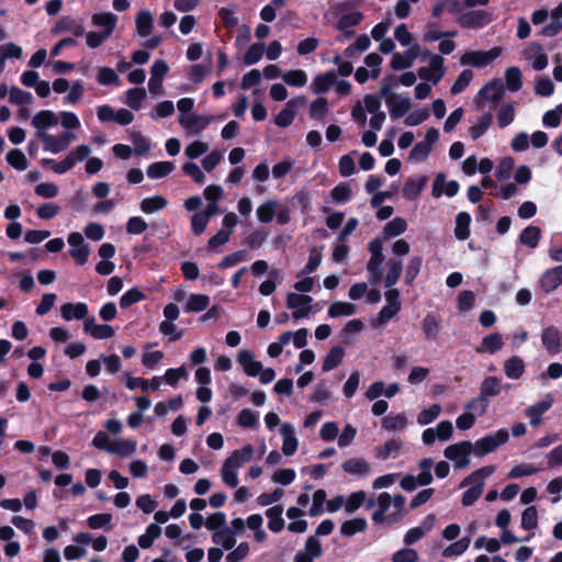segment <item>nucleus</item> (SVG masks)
Segmentation results:
<instances>
[{"mask_svg":"<svg viewBox=\"0 0 562 562\" xmlns=\"http://www.w3.org/2000/svg\"><path fill=\"white\" fill-rule=\"evenodd\" d=\"M255 449L251 445H245L243 448L234 450L223 462L221 467V477L228 487H237L238 470L244 463L254 459Z\"/></svg>","mask_w":562,"mask_h":562,"instance_id":"f257e3e1","label":"nucleus"},{"mask_svg":"<svg viewBox=\"0 0 562 562\" xmlns=\"http://www.w3.org/2000/svg\"><path fill=\"white\" fill-rule=\"evenodd\" d=\"M406 498L403 495L393 497L386 493H381L376 498L378 509L372 515V520L376 524L396 522L403 517Z\"/></svg>","mask_w":562,"mask_h":562,"instance_id":"f03ea898","label":"nucleus"},{"mask_svg":"<svg viewBox=\"0 0 562 562\" xmlns=\"http://www.w3.org/2000/svg\"><path fill=\"white\" fill-rule=\"evenodd\" d=\"M496 468L494 465L483 467L462 480L460 487L469 488L463 493L461 503L464 507L473 505L482 495L485 480L490 477Z\"/></svg>","mask_w":562,"mask_h":562,"instance_id":"7ed1b4c3","label":"nucleus"},{"mask_svg":"<svg viewBox=\"0 0 562 562\" xmlns=\"http://www.w3.org/2000/svg\"><path fill=\"white\" fill-rule=\"evenodd\" d=\"M58 123L59 116L52 110H41L33 115L31 124L35 130V136L42 142L44 150L54 136L49 130L56 127Z\"/></svg>","mask_w":562,"mask_h":562,"instance_id":"20e7f679","label":"nucleus"},{"mask_svg":"<svg viewBox=\"0 0 562 562\" xmlns=\"http://www.w3.org/2000/svg\"><path fill=\"white\" fill-rule=\"evenodd\" d=\"M473 450V443L470 441H461L448 446L443 456L453 462L454 469H465L470 465V456Z\"/></svg>","mask_w":562,"mask_h":562,"instance_id":"39448f33","label":"nucleus"},{"mask_svg":"<svg viewBox=\"0 0 562 562\" xmlns=\"http://www.w3.org/2000/svg\"><path fill=\"white\" fill-rule=\"evenodd\" d=\"M313 299L310 295L290 292L286 295V307L292 311V318L295 321L306 318L312 313Z\"/></svg>","mask_w":562,"mask_h":562,"instance_id":"423d86ee","label":"nucleus"},{"mask_svg":"<svg viewBox=\"0 0 562 562\" xmlns=\"http://www.w3.org/2000/svg\"><path fill=\"white\" fill-rule=\"evenodd\" d=\"M509 438V434L506 429H498L497 431L490 434L473 445L475 454L482 457L493 452L497 447L505 443Z\"/></svg>","mask_w":562,"mask_h":562,"instance_id":"0eeeda50","label":"nucleus"},{"mask_svg":"<svg viewBox=\"0 0 562 562\" xmlns=\"http://www.w3.org/2000/svg\"><path fill=\"white\" fill-rule=\"evenodd\" d=\"M501 54V47H493L490 50H471L462 55L460 63L480 68L494 61Z\"/></svg>","mask_w":562,"mask_h":562,"instance_id":"6e6552de","label":"nucleus"},{"mask_svg":"<svg viewBox=\"0 0 562 562\" xmlns=\"http://www.w3.org/2000/svg\"><path fill=\"white\" fill-rule=\"evenodd\" d=\"M69 245V255L76 263L82 266L88 261L90 247L85 241L82 235L78 232L70 233L67 238Z\"/></svg>","mask_w":562,"mask_h":562,"instance_id":"1a4fd4ad","label":"nucleus"},{"mask_svg":"<svg viewBox=\"0 0 562 562\" xmlns=\"http://www.w3.org/2000/svg\"><path fill=\"white\" fill-rule=\"evenodd\" d=\"M445 72V59L440 55H431L429 65L418 69L419 78L430 81L435 86L443 78Z\"/></svg>","mask_w":562,"mask_h":562,"instance_id":"9d476101","label":"nucleus"},{"mask_svg":"<svg viewBox=\"0 0 562 562\" xmlns=\"http://www.w3.org/2000/svg\"><path fill=\"white\" fill-rule=\"evenodd\" d=\"M553 403V395L547 393L539 402L528 406L525 409V416L529 419V424L532 427L540 426L543 420V414L547 413L552 407Z\"/></svg>","mask_w":562,"mask_h":562,"instance_id":"9b49d317","label":"nucleus"},{"mask_svg":"<svg viewBox=\"0 0 562 562\" xmlns=\"http://www.w3.org/2000/svg\"><path fill=\"white\" fill-rule=\"evenodd\" d=\"M495 16L493 13L485 10H474L461 14L458 18V23L467 29H481L490 24Z\"/></svg>","mask_w":562,"mask_h":562,"instance_id":"f8f14e48","label":"nucleus"},{"mask_svg":"<svg viewBox=\"0 0 562 562\" xmlns=\"http://www.w3.org/2000/svg\"><path fill=\"white\" fill-rule=\"evenodd\" d=\"M453 435V426L449 420L440 422L436 428H427L422 434V440L426 446H431L437 439L449 440Z\"/></svg>","mask_w":562,"mask_h":562,"instance_id":"ddd939ff","label":"nucleus"},{"mask_svg":"<svg viewBox=\"0 0 562 562\" xmlns=\"http://www.w3.org/2000/svg\"><path fill=\"white\" fill-rule=\"evenodd\" d=\"M212 115H201L191 113L190 115H179V124L190 134H199L204 131L213 121Z\"/></svg>","mask_w":562,"mask_h":562,"instance_id":"4468645a","label":"nucleus"},{"mask_svg":"<svg viewBox=\"0 0 562 562\" xmlns=\"http://www.w3.org/2000/svg\"><path fill=\"white\" fill-rule=\"evenodd\" d=\"M522 55L526 60L531 63L536 71H541L548 66V55L541 44L532 42L524 49Z\"/></svg>","mask_w":562,"mask_h":562,"instance_id":"2eb2a0df","label":"nucleus"},{"mask_svg":"<svg viewBox=\"0 0 562 562\" xmlns=\"http://www.w3.org/2000/svg\"><path fill=\"white\" fill-rule=\"evenodd\" d=\"M541 344L547 352L555 356L562 350V333L555 326L546 327L541 333Z\"/></svg>","mask_w":562,"mask_h":562,"instance_id":"dca6fc26","label":"nucleus"},{"mask_svg":"<svg viewBox=\"0 0 562 562\" xmlns=\"http://www.w3.org/2000/svg\"><path fill=\"white\" fill-rule=\"evenodd\" d=\"M420 327L426 340L437 341L442 329V317L436 313H427Z\"/></svg>","mask_w":562,"mask_h":562,"instance_id":"f3484780","label":"nucleus"},{"mask_svg":"<svg viewBox=\"0 0 562 562\" xmlns=\"http://www.w3.org/2000/svg\"><path fill=\"white\" fill-rule=\"evenodd\" d=\"M420 54L418 44H413L404 53H395L391 59V67L394 70H403L413 66Z\"/></svg>","mask_w":562,"mask_h":562,"instance_id":"a211bd4d","label":"nucleus"},{"mask_svg":"<svg viewBox=\"0 0 562 562\" xmlns=\"http://www.w3.org/2000/svg\"><path fill=\"white\" fill-rule=\"evenodd\" d=\"M458 191L459 183L456 180L447 181L446 176L443 173H438L436 176L431 191L434 198L438 199L441 195L452 198L458 193Z\"/></svg>","mask_w":562,"mask_h":562,"instance_id":"6ab92c4d","label":"nucleus"},{"mask_svg":"<svg viewBox=\"0 0 562 562\" xmlns=\"http://www.w3.org/2000/svg\"><path fill=\"white\" fill-rule=\"evenodd\" d=\"M280 435L282 436V453L286 457L293 456L299 447V440L293 425L290 423L281 424Z\"/></svg>","mask_w":562,"mask_h":562,"instance_id":"aec40b11","label":"nucleus"},{"mask_svg":"<svg viewBox=\"0 0 562 562\" xmlns=\"http://www.w3.org/2000/svg\"><path fill=\"white\" fill-rule=\"evenodd\" d=\"M323 554L322 544L318 539L311 536L307 538L304 549L294 557V562H314Z\"/></svg>","mask_w":562,"mask_h":562,"instance_id":"412c9836","label":"nucleus"},{"mask_svg":"<svg viewBox=\"0 0 562 562\" xmlns=\"http://www.w3.org/2000/svg\"><path fill=\"white\" fill-rule=\"evenodd\" d=\"M89 308L88 305L83 302L78 303H65L60 307L61 317L67 321H83L86 322L88 317Z\"/></svg>","mask_w":562,"mask_h":562,"instance_id":"4be33fe9","label":"nucleus"},{"mask_svg":"<svg viewBox=\"0 0 562 562\" xmlns=\"http://www.w3.org/2000/svg\"><path fill=\"white\" fill-rule=\"evenodd\" d=\"M237 361L248 376H257L261 371L262 363L256 360L254 352L248 349L238 351Z\"/></svg>","mask_w":562,"mask_h":562,"instance_id":"5701e85b","label":"nucleus"},{"mask_svg":"<svg viewBox=\"0 0 562 562\" xmlns=\"http://www.w3.org/2000/svg\"><path fill=\"white\" fill-rule=\"evenodd\" d=\"M83 331L94 339H108L114 336V329L104 324H98L95 317L87 318L83 323Z\"/></svg>","mask_w":562,"mask_h":562,"instance_id":"b1692460","label":"nucleus"},{"mask_svg":"<svg viewBox=\"0 0 562 562\" xmlns=\"http://www.w3.org/2000/svg\"><path fill=\"white\" fill-rule=\"evenodd\" d=\"M562 284V265L548 269L540 279V286L546 293H550Z\"/></svg>","mask_w":562,"mask_h":562,"instance_id":"393cba45","label":"nucleus"},{"mask_svg":"<svg viewBox=\"0 0 562 562\" xmlns=\"http://www.w3.org/2000/svg\"><path fill=\"white\" fill-rule=\"evenodd\" d=\"M91 23L93 26L102 27L100 32L110 37L115 30L117 16L112 12L94 13L91 16Z\"/></svg>","mask_w":562,"mask_h":562,"instance_id":"a878e982","label":"nucleus"},{"mask_svg":"<svg viewBox=\"0 0 562 562\" xmlns=\"http://www.w3.org/2000/svg\"><path fill=\"white\" fill-rule=\"evenodd\" d=\"M385 104L389 108L391 117L396 120L402 117L409 110L411 100L409 98L401 94L390 95L385 101Z\"/></svg>","mask_w":562,"mask_h":562,"instance_id":"bb28decb","label":"nucleus"},{"mask_svg":"<svg viewBox=\"0 0 562 562\" xmlns=\"http://www.w3.org/2000/svg\"><path fill=\"white\" fill-rule=\"evenodd\" d=\"M75 139L76 135L70 130L64 131L53 136L45 151L59 154L66 150Z\"/></svg>","mask_w":562,"mask_h":562,"instance_id":"cd10ccee","label":"nucleus"},{"mask_svg":"<svg viewBox=\"0 0 562 562\" xmlns=\"http://www.w3.org/2000/svg\"><path fill=\"white\" fill-rule=\"evenodd\" d=\"M71 33L72 35L80 37L85 34V27L77 20L70 16H64L56 25L52 29L53 34Z\"/></svg>","mask_w":562,"mask_h":562,"instance_id":"c85d7f7f","label":"nucleus"},{"mask_svg":"<svg viewBox=\"0 0 562 562\" xmlns=\"http://www.w3.org/2000/svg\"><path fill=\"white\" fill-rule=\"evenodd\" d=\"M505 92L502 79H495L486 83L479 92V97L484 98L491 103H497Z\"/></svg>","mask_w":562,"mask_h":562,"instance_id":"c756f323","label":"nucleus"},{"mask_svg":"<svg viewBox=\"0 0 562 562\" xmlns=\"http://www.w3.org/2000/svg\"><path fill=\"white\" fill-rule=\"evenodd\" d=\"M137 442L133 439L115 438L110 448V453L116 454L121 458H126L135 453Z\"/></svg>","mask_w":562,"mask_h":562,"instance_id":"7c9ffc66","label":"nucleus"},{"mask_svg":"<svg viewBox=\"0 0 562 562\" xmlns=\"http://www.w3.org/2000/svg\"><path fill=\"white\" fill-rule=\"evenodd\" d=\"M363 19L361 12H349L340 16L336 23V29L344 33L345 36L350 37L353 35L352 26L358 25Z\"/></svg>","mask_w":562,"mask_h":562,"instance_id":"2f4dec72","label":"nucleus"},{"mask_svg":"<svg viewBox=\"0 0 562 562\" xmlns=\"http://www.w3.org/2000/svg\"><path fill=\"white\" fill-rule=\"evenodd\" d=\"M504 346L503 336L499 333H493L485 336L481 345L475 348L477 353H495Z\"/></svg>","mask_w":562,"mask_h":562,"instance_id":"473e14b6","label":"nucleus"},{"mask_svg":"<svg viewBox=\"0 0 562 562\" xmlns=\"http://www.w3.org/2000/svg\"><path fill=\"white\" fill-rule=\"evenodd\" d=\"M136 32L140 37H148L154 29V15L149 10H142L135 18Z\"/></svg>","mask_w":562,"mask_h":562,"instance_id":"72a5a7b5","label":"nucleus"},{"mask_svg":"<svg viewBox=\"0 0 562 562\" xmlns=\"http://www.w3.org/2000/svg\"><path fill=\"white\" fill-rule=\"evenodd\" d=\"M427 183V178L417 176L408 178L403 188V195L407 200H415L419 196Z\"/></svg>","mask_w":562,"mask_h":562,"instance_id":"f704fd0d","label":"nucleus"},{"mask_svg":"<svg viewBox=\"0 0 562 562\" xmlns=\"http://www.w3.org/2000/svg\"><path fill=\"white\" fill-rule=\"evenodd\" d=\"M516 117V104L514 102L503 103L496 112L497 124L501 128L509 126Z\"/></svg>","mask_w":562,"mask_h":562,"instance_id":"c9c22d12","label":"nucleus"},{"mask_svg":"<svg viewBox=\"0 0 562 562\" xmlns=\"http://www.w3.org/2000/svg\"><path fill=\"white\" fill-rule=\"evenodd\" d=\"M336 83V74L334 71H327L325 74L317 75L312 82V90L314 93L319 94L328 91Z\"/></svg>","mask_w":562,"mask_h":562,"instance_id":"e433bc0d","label":"nucleus"},{"mask_svg":"<svg viewBox=\"0 0 562 562\" xmlns=\"http://www.w3.org/2000/svg\"><path fill=\"white\" fill-rule=\"evenodd\" d=\"M283 508L282 506H273L266 510V516L268 518V527L272 532H280L283 530L285 521L282 517Z\"/></svg>","mask_w":562,"mask_h":562,"instance_id":"4c0bfd02","label":"nucleus"},{"mask_svg":"<svg viewBox=\"0 0 562 562\" xmlns=\"http://www.w3.org/2000/svg\"><path fill=\"white\" fill-rule=\"evenodd\" d=\"M408 420L404 413L390 414L382 420V428L386 431H403L407 427Z\"/></svg>","mask_w":562,"mask_h":562,"instance_id":"58836bf2","label":"nucleus"},{"mask_svg":"<svg viewBox=\"0 0 562 562\" xmlns=\"http://www.w3.org/2000/svg\"><path fill=\"white\" fill-rule=\"evenodd\" d=\"M168 205V201L162 195H153L142 200L140 202V211L145 214H153L165 209Z\"/></svg>","mask_w":562,"mask_h":562,"instance_id":"ea45409f","label":"nucleus"},{"mask_svg":"<svg viewBox=\"0 0 562 562\" xmlns=\"http://www.w3.org/2000/svg\"><path fill=\"white\" fill-rule=\"evenodd\" d=\"M342 469L349 474L366 476L370 472V464L363 459L352 458L342 463Z\"/></svg>","mask_w":562,"mask_h":562,"instance_id":"a19ab883","label":"nucleus"},{"mask_svg":"<svg viewBox=\"0 0 562 562\" xmlns=\"http://www.w3.org/2000/svg\"><path fill=\"white\" fill-rule=\"evenodd\" d=\"M504 371L507 378L517 380L525 372V362L518 356H513L505 362Z\"/></svg>","mask_w":562,"mask_h":562,"instance_id":"79ce46f5","label":"nucleus"},{"mask_svg":"<svg viewBox=\"0 0 562 562\" xmlns=\"http://www.w3.org/2000/svg\"><path fill=\"white\" fill-rule=\"evenodd\" d=\"M212 541L215 544L221 546L224 550H231L236 544V539L233 535V531L228 527L213 532Z\"/></svg>","mask_w":562,"mask_h":562,"instance_id":"37998d69","label":"nucleus"},{"mask_svg":"<svg viewBox=\"0 0 562 562\" xmlns=\"http://www.w3.org/2000/svg\"><path fill=\"white\" fill-rule=\"evenodd\" d=\"M403 271V262L400 259H390L386 262L385 286L391 288L394 285Z\"/></svg>","mask_w":562,"mask_h":562,"instance_id":"c03bdc74","label":"nucleus"},{"mask_svg":"<svg viewBox=\"0 0 562 562\" xmlns=\"http://www.w3.org/2000/svg\"><path fill=\"white\" fill-rule=\"evenodd\" d=\"M147 97L144 88H132L125 92V103L135 111H138Z\"/></svg>","mask_w":562,"mask_h":562,"instance_id":"a18cd8bd","label":"nucleus"},{"mask_svg":"<svg viewBox=\"0 0 562 562\" xmlns=\"http://www.w3.org/2000/svg\"><path fill=\"white\" fill-rule=\"evenodd\" d=\"M175 169L171 161H158L147 167L146 173L150 179H159L168 176Z\"/></svg>","mask_w":562,"mask_h":562,"instance_id":"49530a36","label":"nucleus"},{"mask_svg":"<svg viewBox=\"0 0 562 562\" xmlns=\"http://www.w3.org/2000/svg\"><path fill=\"white\" fill-rule=\"evenodd\" d=\"M295 105H296V101L290 100L285 104L284 109L282 111H280V113L276 116L274 123L279 127H288L289 125L292 124V122L295 117Z\"/></svg>","mask_w":562,"mask_h":562,"instance_id":"de8ad7c7","label":"nucleus"},{"mask_svg":"<svg viewBox=\"0 0 562 562\" xmlns=\"http://www.w3.org/2000/svg\"><path fill=\"white\" fill-rule=\"evenodd\" d=\"M368 522L364 518L357 517L342 522L340 532L346 537H351L358 532H362L367 529Z\"/></svg>","mask_w":562,"mask_h":562,"instance_id":"09e8293b","label":"nucleus"},{"mask_svg":"<svg viewBox=\"0 0 562 562\" xmlns=\"http://www.w3.org/2000/svg\"><path fill=\"white\" fill-rule=\"evenodd\" d=\"M471 216L467 212H460L456 217L454 235L460 240H465L470 235Z\"/></svg>","mask_w":562,"mask_h":562,"instance_id":"8fccbe9b","label":"nucleus"},{"mask_svg":"<svg viewBox=\"0 0 562 562\" xmlns=\"http://www.w3.org/2000/svg\"><path fill=\"white\" fill-rule=\"evenodd\" d=\"M277 206L278 203L274 200H268L260 204L256 211L258 221L265 224L270 223L276 215Z\"/></svg>","mask_w":562,"mask_h":562,"instance_id":"3c124183","label":"nucleus"},{"mask_svg":"<svg viewBox=\"0 0 562 562\" xmlns=\"http://www.w3.org/2000/svg\"><path fill=\"white\" fill-rule=\"evenodd\" d=\"M5 159L12 168L19 171H24L29 166L26 156L21 149L18 148L9 150L5 156Z\"/></svg>","mask_w":562,"mask_h":562,"instance_id":"603ef678","label":"nucleus"},{"mask_svg":"<svg viewBox=\"0 0 562 562\" xmlns=\"http://www.w3.org/2000/svg\"><path fill=\"white\" fill-rule=\"evenodd\" d=\"M344 356L345 350L341 347H333L323 361V371H330L335 369L338 364H340V362L344 359Z\"/></svg>","mask_w":562,"mask_h":562,"instance_id":"864d4df0","label":"nucleus"},{"mask_svg":"<svg viewBox=\"0 0 562 562\" xmlns=\"http://www.w3.org/2000/svg\"><path fill=\"white\" fill-rule=\"evenodd\" d=\"M492 120L493 116L491 113H485L482 116H480L477 121L469 130L471 138L477 139L483 134H485L492 123Z\"/></svg>","mask_w":562,"mask_h":562,"instance_id":"5fc2aeb1","label":"nucleus"},{"mask_svg":"<svg viewBox=\"0 0 562 562\" xmlns=\"http://www.w3.org/2000/svg\"><path fill=\"white\" fill-rule=\"evenodd\" d=\"M506 88L510 92L520 90L522 86L521 71L518 67H509L505 71Z\"/></svg>","mask_w":562,"mask_h":562,"instance_id":"6e6d98bb","label":"nucleus"},{"mask_svg":"<svg viewBox=\"0 0 562 562\" xmlns=\"http://www.w3.org/2000/svg\"><path fill=\"white\" fill-rule=\"evenodd\" d=\"M356 305L348 302H334L328 308V316L336 318L340 316H350L356 313Z\"/></svg>","mask_w":562,"mask_h":562,"instance_id":"4d7b16f0","label":"nucleus"},{"mask_svg":"<svg viewBox=\"0 0 562 562\" xmlns=\"http://www.w3.org/2000/svg\"><path fill=\"white\" fill-rule=\"evenodd\" d=\"M471 543V537L467 536L461 538L460 540L449 544L443 549L442 555L446 558L459 557L463 554Z\"/></svg>","mask_w":562,"mask_h":562,"instance_id":"13d9d810","label":"nucleus"},{"mask_svg":"<svg viewBox=\"0 0 562 562\" xmlns=\"http://www.w3.org/2000/svg\"><path fill=\"white\" fill-rule=\"evenodd\" d=\"M282 80L291 87H304L307 83V75L304 70L293 69L284 72Z\"/></svg>","mask_w":562,"mask_h":562,"instance_id":"bf43d9fd","label":"nucleus"},{"mask_svg":"<svg viewBox=\"0 0 562 562\" xmlns=\"http://www.w3.org/2000/svg\"><path fill=\"white\" fill-rule=\"evenodd\" d=\"M407 229V222L403 217H394L386 223L383 233L385 237L392 238L402 235Z\"/></svg>","mask_w":562,"mask_h":562,"instance_id":"052dcab7","label":"nucleus"},{"mask_svg":"<svg viewBox=\"0 0 562 562\" xmlns=\"http://www.w3.org/2000/svg\"><path fill=\"white\" fill-rule=\"evenodd\" d=\"M161 528L157 524L147 526L145 533L139 536L138 544L143 549H148L153 546L154 541L160 536Z\"/></svg>","mask_w":562,"mask_h":562,"instance_id":"680f3d73","label":"nucleus"},{"mask_svg":"<svg viewBox=\"0 0 562 562\" xmlns=\"http://www.w3.org/2000/svg\"><path fill=\"white\" fill-rule=\"evenodd\" d=\"M322 259V249L318 247H313L310 251L308 261L306 266L297 273V277H302L304 274H310L314 272L319 267Z\"/></svg>","mask_w":562,"mask_h":562,"instance_id":"e2e57ef3","label":"nucleus"},{"mask_svg":"<svg viewBox=\"0 0 562 562\" xmlns=\"http://www.w3.org/2000/svg\"><path fill=\"white\" fill-rule=\"evenodd\" d=\"M210 304V297L206 294H190L186 304V312H202Z\"/></svg>","mask_w":562,"mask_h":562,"instance_id":"0e129e2a","label":"nucleus"},{"mask_svg":"<svg viewBox=\"0 0 562 562\" xmlns=\"http://www.w3.org/2000/svg\"><path fill=\"white\" fill-rule=\"evenodd\" d=\"M501 391V380L496 376H487L481 384V395L485 398H487V396H496Z\"/></svg>","mask_w":562,"mask_h":562,"instance_id":"69168bd1","label":"nucleus"},{"mask_svg":"<svg viewBox=\"0 0 562 562\" xmlns=\"http://www.w3.org/2000/svg\"><path fill=\"white\" fill-rule=\"evenodd\" d=\"M9 101L15 105H29L33 102V95L29 91L12 87L9 90Z\"/></svg>","mask_w":562,"mask_h":562,"instance_id":"338daca9","label":"nucleus"},{"mask_svg":"<svg viewBox=\"0 0 562 562\" xmlns=\"http://www.w3.org/2000/svg\"><path fill=\"white\" fill-rule=\"evenodd\" d=\"M112 521V515L111 514H95L87 519V524L89 528L97 530V529H105L109 530L112 528L111 526Z\"/></svg>","mask_w":562,"mask_h":562,"instance_id":"774afa93","label":"nucleus"}]
</instances>
